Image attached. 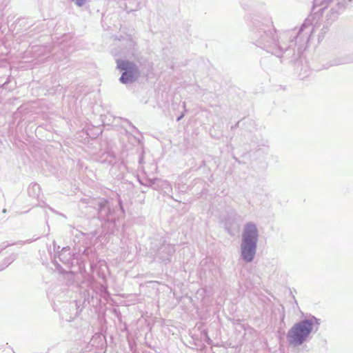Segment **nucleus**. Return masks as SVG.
<instances>
[{"label": "nucleus", "mask_w": 353, "mask_h": 353, "mask_svg": "<svg viewBox=\"0 0 353 353\" xmlns=\"http://www.w3.org/2000/svg\"><path fill=\"white\" fill-rule=\"evenodd\" d=\"M275 34L276 30L272 25H262L252 31L251 39L254 45L277 57H281L283 54L288 57L294 55V49H292L291 45L277 42Z\"/></svg>", "instance_id": "1"}, {"label": "nucleus", "mask_w": 353, "mask_h": 353, "mask_svg": "<svg viewBox=\"0 0 353 353\" xmlns=\"http://www.w3.org/2000/svg\"><path fill=\"white\" fill-rule=\"evenodd\" d=\"M320 324L321 320L313 315H310L308 319H301L298 323H294L286 335L289 345L296 347L304 344L313 330H318Z\"/></svg>", "instance_id": "2"}, {"label": "nucleus", "mask_w": 353, "mask_h": 353, "mask_svg": "<svg viewBox=\"0 0 353 353\" xmlns=\"http://www.w3.org/2000/svg\"><path fill=\"white\" fill-rule=\"evenodd\" d=\"M259 242V229L252 221L246 222L244 225L241 236L240 257L246 262H252Z\"/></svg>", "instance_id": "3"}, {"label": "nucleus", "mask_w": 353, "mask_h": 353, "mask_svg": "<svg viewBox=\"0 0 353 353\" xmlns=\"http://www.w3.org/2000/svg\"><path fill=\"white\" fill-rule=\"evenodd\" d=\"M81 204L92 208L97 212V218L103 223H112L115 225L114 218V210L112 209L109 201L103 199H83L80 200Z\"/></svg>", "instance_id": "4"}, {"label": "nucleus", "mask_w": 353, "mask_h": 353, "mask_svg": "<svg viewBox=\"0 0 353 353\" xmlns=\"http://www.w3.org/2000/svg\"><path fill=\"white\" fill-rule=\"evenodd\" d=\"M150 254L165 263L171 261L174 252V245L168 243L165 237L156 236L150 240Z\"/></svg>", "instance_id": "5"}, {"label": "nucleus", "mask_w": 353, "mask_h": 353, "mask_svg": "<svg viewBox=\"0 0 353 353\" xmlns=\"http://www.w3.org/2000/svg\"><path fill=\"white\" fill-rule=\"evenodd\" d=\"M117 68L122 72L119 81L123 85L137 81L140 76L139 67L134 62L129 60L117 59Z\"/></svg>", "instance_id": "6"}, {"label": "nucleus", "mask_w": 353, "mask_h": 353, "mask_svg": "<svg viewBox=\"0 0 353 353\" xmlns=\"http://www.w3.org/2000/svg\"><path fill=\"white\" fill-rule=\"evenodd\" d=\"M312 24V21L310 19H306L305 21L301 25L297 35L294 36V39L290 38V45H291V48L294 50L295 47H297V53L299 56L303 50L305 48V44H307L310 34L312 32V28L311 26Z\"/></svg>", "instance_id": "7"}, {"label": "nucleus", "mask_w": 353, "mask_h": 353, "mask_svg": "<svg viewBox=\"0 0 353 353\" xmlns=\"http://www.w3.org/2000/svg\"><path fill=\"white\" fill-rule=\"evenodd\" d=\"M353 62V54L341 57L332 61L330 65H339Z\"/></svg>", "instance_id": "8"}, {"label": "nucleus", "mask_w": 353, "mask_h": 353, "mask_svg": "<svg viewBox=\"0 0 353 353\" xmlns=\"http://www.w3.org/2000/svg\"><path fill=\"white\" fill-rule=\"evenodd\" d=\"M59 258L61 262L64 263H69L71 261V254L70 250L66 248H63L59 254Z\"/></svg>", "instance_id": "9"}, {"label": "nucleus", "mask_w": 353, "mask_h": 353, "mask_svg": "<svg viewBox=\"0 0 353 353\" xmlns=\"http://www.w3.org/2000/svg\"><path fill=\"white\" fill-rule=\"evenodd\" d=\"M16 259V254L12 253L10 256H7L6 258L4 259L3 264L5 267H8V265H10V264L14 261Z\"/></svg>", "instance_id": "10"}, {"label": "nucleus", "mask_w": 353, "mask_h": 353, "mask_svg": "<svg viewBox=\"0 0 353 353\" xmlns=\"http://www.w3.org/2000/svg\"><path fill=\"white\" fill-rule=\"evenodd\" d=\"M332 0H323L321 1L320 0H314V6H323V9L325 8V7L332 1Z\"/></svg>", "instance_id": "11"}, {"label": "nucleus", "mask_w": 353, "mask_h": 353, "mask_svg": "<svg viewBox=\"0 0 353 353\" xmlns=\"http://www.w3.org/2000/svg\"><path fill=\"white\" fill-rule=\"evenodd\" d=\"M39 189L40 188H39V184H37V183L30 184V186H29V188H28L29 193L31 194V190H33L34 194H37V192L36 191H38V192H39Z\"/></svg>", "instance_id": "12"}, {"label": "nucleus", "mask_w": 353, "mask_h": 353, "mask_svg": "<svg viewBox=\"0 0 353 353\" xmlns=\"http://www.w3.org/2000/svg\"><path fill=\"white\" fill-rule=\"evenodd\" d=\"M86 1L87 0H72V1L74 2L78 6H83Z\"/></svg>", "instance_id": "13"}, {"label": "nucleus", "mask_w": 353, "mask_h": 353, "mask_svg": "<svg viewBox=\"0 0 353 353\" xmlns=\"http://www.w3.org/2000/svg\"><path fill=\"white\" fill-rule=\"evenodd\" d=\"M85 235V233L83 232H79L78 233H77L75 234V236L76 237H79V236H84Z\"/></svg>", "instance_id": "14"}, {"label": "nucleus", "mask_w": 353, "mask_h": 353, "mask_svg": "<svg viewBox=\"0 0 353 353\" xmlns=\"http://www.w3.org/2000/svg\"><path fill=\"white\" fill-rule=\"evenodd\" d=\"M37 239H39V237H36V238H34V240H30V239H29V240H27V241H23V242H22V243H31V242H32V241H34L37 240Z\"/></svg>", "instance_id": "15"}, {"label": "nucleus", "mask_w": 353, "mask_h": 353, "mask_svg": "<svg viewBox=\"0 0 353 353\" xmlns=\"http://www.w3.org/2000/svg\"><path fill=\"white\" fill-rule=\"evenodd\" d=\"M10 245H12V244H8L7 245H3L0 248V252L3 250V249H5L6 248H7L8 246H10Z\"/></svg>", "instance_id": "16"}, {"label": "nucleus", "mask_w": 353, "mask_h": 353, "mask_svg": "<svg viewBox=\"0 0 353 353\" xmlns=\"http://www.w3.org/2000/svg\"><path fill=\"white\" fill-rule=\"evenodd\" d=\"M183 117H184V113H182L181 115H180L179 117H177V121H181V119H182Z\"/></svg>", "instance_id": "17"}, {"label": "nucleus", "mask_w": 353, "mask_h": 353, "mask_svg": "<svg viewBox=\"0 0 353 353\" xmlns=\"http://www.w3.org/2000/svg\"><path fill=\"white\" fill-rule=\"evenodd\" d=\"M97 233V230H94V231L92 232V236H96Z\"/></svg>", "instance_id": "18"}, {"label": "nucleus", "mask_w": 353, "mask_h": 353, "mask_svg": "<svg viewBox=\"0 0 353 353\" xmlns=\"http://www.w3.org/2000/svg\"><path fill=\"white\" fill-rule=\"evenodd\" d=\"M119 206L121 208V210L123 211V207L121 205V201H119Z\"/></svg>", "instance_id": "19"}, {"label": "nucleus", "mask_w": 353, "mask_h": 353, "mask_svg": "<svg viewBox=\"0 0 353 353\" xmlns=\"http://www.w3.org/2000/svg\"><path fill=\"white\" fill-rule=\"evenodd\" d=\"M261 149H258L256 152L259 154L261 152Z\"/></svg>", "instance_id": "20"}, {"label": "nucleus", "mask_w": 353, "mask_h": 353, "mask_svg": "<svg viewBox=\"0 0 353 353\" xmlns=\"http://www.w3.org/2000/svg\"><path fill=\"white\" fill-rule=\"evenodd\" d=\"M183 106L184 108H185V102L183 103Z\"/></svg>", "instance_id": "21"}, {"label": "nucleus", "mask_w": 353, "mask_h": 353, "mask_svg": "<svg viewBox=\"0 0 353 353\" xmlns=\"http://www.w3.org/2000/svg\"><path fill=\"white\" fill-rule=\"evenodd\" d=\"M6 211H7V210H6V209H3V212H6Z\"/></svg>", "instance_id": "22"}, {"label": "nucleus", "mask_w": 353, "mask_h": 353, "mask_svg": "<svg viewBox=\"0 0 353 353\" xmlns=\"http://www.w3.org/2000/svg\"><path fill=\"white\" fill-rule=\"evenodd\" d=\"M208 342L209 344L210 343V339H208Z\"/></svg>", "instance_id": "23"}, {"label": "nucleus", "mask_w": 353, "mask_h": 353, "mask_svg": "<svg viewBox=\"0 0 353 353\" xmlns=\"http://www.w3.org/2000/svg\"><path fill=\"white\" fill-rule=\"evenodd\" d=\"M346 1H347V2H351L352 0H346Z\"/></svg>", "instance_id": "24"}]
</instances>
